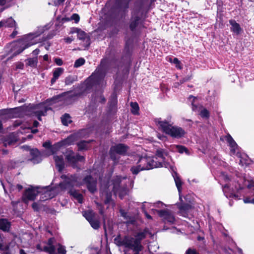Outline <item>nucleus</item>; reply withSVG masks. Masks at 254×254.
<instances>
[{
  "instance_id": "nucleus-25",
  "label": "nucleus",
  "mask_w": 254,
  "mask_h": 254,
  "mask_svg": "<svg viewBox=\"0 0 254 254\" xmlns=\"http://www.w3.org/2000/svg\"><path fill=\"white\" fill-rule=\"evenodd\" d=\"M64 69L62 67L56 68L53 71V77L51 79V83L54 84L59 78L60 76L64 72Z\"/></svg>"
},
{
  "instance_id": "nucleus-1",
  "label": "nucleus",
  "mask_w": 254,
  "mask_h": 254,
  "mask_svg": "<svg viewBox=\"0 0 254 254\" xmlns=\"http://www.w3.org/2000/svg\"><path fill=\"white\" fill-rule=\"evenodd\" d=\"M92 176H89L84 178L82 183L79 182L80 180L75 176H70V177L65 175L62 176L61 178L64 180L62 183L59 185L58 188L52 189L49 187H40L41 192L40 200L45 201L49 199L52 198L58 193L57 189L60 188L62 190H67L69 192L77 201L81 203L83 201L82 195L79 193L77 191L73 190L72 187L73 186H79L82 184H86L89 191L91 193H94L97 190L96 179L98 175H96V173L92 172Z\"/></svg>"
},
{
  "instance_id": "nucleus-12",
  "label": "nucleus",
  "mask_w": 254,
  "mask_h": 254,
  "mask_svg": "<svg viewBox=\"0 0 254 254\" xmlns=\"http://www.w3.org/2000/svg\"><path fill=\"white\" fill-rule=\"evenodd\" d=\"M195 97L193 96L189 97V100L191 102L192 109L193 111L197 112L201 118L204 119H208L209 117V111L204 107L202 106H196L194 104Z\"/></svg>"
},
{
  "instance_id": "nucleus-43",
  "label": "nucleus",
  "mask_w": 254,
  "mask_h": 254,
  "mask_svg": "<svg viewBox=\"0 0 254 254\" xmlns=\"http://www.w3.org/2000/svg\"><path fill=\"white\" fill-rule=\"evenodd\" d=\"M190 208V206L188 204H185L180 207L181 210L188 211Z\"/></svg>"
},
{
  "instance_id": "nucleus-31",
  "label": "nucleus",
  "mask_w": 254,
  "mask_h": 254,
  "mask_svg": "<svg viewBox=\"0 0 254 254\" xmlns=\"http://www.w3.org/2000/svg\"><path fill=\"white\" fill-rule=\"evenodd\" d=\"M130 106L131 108V113L134 115H137L139 111V107L137 103L136 102H131Z\"/></svg>"
},
{
  "instance_id": "nucleus-24",
  "label": "nucleus",
  "mask_w": 254,
  "mask_h": 254,
  "mask_svg": "<svg viewBox=\"0 0 254 254\" xmlns=\"http://www.w3.org/2000/svg\"><path fill=\"white\" fill-rule=\"evenodd\" d=\"M173 176L176 184V186L177 188V189L178 190L179 193V196H180V199H181V192L182 190V182L179 177L178 176V174L174 172V174H173Z\"/></svg>"
},
{
  "instance_id": "nucleus-64",
  "label": "nucleus",
  "mask_w": 254,
  "mask_h": 254,
  "mask_svg": "<svg viewBox=\"0 0 254 254\" xmlns=\"http://www.w3.org/2000/svg\"><path fill=\"white\" fill-rule=\"evenodd\" d=\"M251 203L254 204V198H252L251 200Z\"/></svg>"
},
{
  "instance_id": "nucleus-26",
  "label": "nucleus",
  "mask_w": 254,
  "mask_h": 254,
  "mask_svg": "<svg viewBox=\"0 0 254 254\" xmlns=\"http://www.w3.org/2000/svg\"><path fill=\"white\" fill-rule=\"evenodd\" d=\"M70 33H77V37L80 40H87V41L89 40V38L87 37L86 34L84 31L79 30L78 29H74L73 30H72Z\"/></svg>"
},
{
  "instance_id": "nucleus-13",
  "label": "nucleus",
  "mask_w": 254,
  "mask_h": 254,
  "mask_svg": "<svg viewBox=\"0 0 254 254\" xmlns=\"http://www.w3.org/2000/svg\"><path fill=\"white\" fill-rule=\"evenodd\" d=\"M154 210V208L152 209ZM159 216L162 218L165 223L173 224L175 219L174 214L168 209H165L163 210H156Z\"/></svg>"
},
{
  "instance_id": "nucleus-62",
  "label": "nucleus",
  "mask_w": 254,
  "mask_h": 254,
  "mask_svg": "<svg viewBox=\"0 0 254 254\" xmlns=\"http://www.w3.org/2000/svg\"><path fill=\"white\" fill-rule=\"evenodd\" d=\"M3 246L1 243H0V250H3Z\"/></svg>"
},
{
  "instance_id": "nucleus-44",
  "label": "nucleus",
  "mask_w": 254,
  "mask_h": 254,
  "mask_svg": "<svg viewBox=\"0 0 254 254\" xmlns=\"http://www.w3.org/2000/svg\"><path fill=\"white\" fill-rule=\"evenodd\" d=\"M55 62L58 65H61L63 64V61L60 58H56L55 59Z\"/></svg>"
},
{
  "instance_id": "nucleus-42",
  "label": "nucleus",
  "mask_w": 254,
  "mask_h": 254,
  "mask_svg": "<svg viewBox=\"0 0 254 254\" xmlns=\"http://www.w3.org/2000/svg\"><path fill=\"white\" fill-rule=\"evenodd\" d=\"M24 67V64L21 62H18L16 64V69H23Z\"/></svg>"
},
{
  "instance_id": "nucleus-63",
  "label": "nucleus",
  "mask_w": 254,
  "mask_h": 254,
  "mask_svg": "<svg viewBox=\"0 0 254 254\" xmlns=\"http://www.w3.org/2000/svg\"><path fill=\"white\" fill-rule=\"evenodd\" d=\"M2 151L3 154H6L7 153V150H2Z\"/></svg>"
},
{
  "instance_id": "nucleus-47",
  "label": "nucleus",
  "mask_w": 254,
  "mask_h": 254,
  "mask_svg": "<svg viewBox=\"0 0 254 254\" xmlns=\"http://www.w3.org/2000/svg\"><path fill=\"white\" fill-rule=\"evenodd\" d=\"M74 38L72 37H67L64 39V41L67 43H70L73 40Z\"/></svg>"
},
{
  "instance_id": "nucleus-53",
  "label": "nucleus",
  "mask_w": 254,
  "mask_h": 254,
  "mask_svg": "<svg viewBox=\"0 0 254 254\" xmlns=\"http://www.w3.org/2000/svg\"><path fill=\"white\" fill-rule=\"evenodd\" d=\"M18 32L16 30H14L10 35L11 38H14L15 36L17 34Z\"/></svg>"
},
{
  "instance_id": "nucleus-4",
  "label": "nucleus",
  "mask_w": 254,
  "mask_h": 254,
  "mask_svg": "<svg viewBox=\"0 0 254 254\" xmlns=\"http://www.w3.org/2000/svg\"><path fill=\"white\" fill-rule=\"evenodd\" d=\"M50 108L46 107L45 104L40 103L35 106H30L27 107H20L14 109V117H22L24 115L36 117L40 121L41 116H45Z\"/></svg>"
},
{
  "instance_id": "nucleus-15",
  "label": "nucleus",
  "mask_w": 254,
  "mask_h": 254,
  "mask_svg": "<svg viewBox=\"0 0 254 254\" xmlns=\"http://www.w3.org/2000/svg\"><path fill=\"white\" fill-rule=\"evenodd\" d=\"M185 133V131L182 127L172 125L167 134L173 138H180L184 136Z\"/></svg>"
},
{
  "instance_id": "nucleus-22",
  "label": "nucleus",
  "mask_w": 254,
  "mask_h": 254,
  "mask_svg": "<svg viewBox=\"0 0 254 254\" xmlns=\"http://www.w3.org/2000/svg\"><path fill=\"white\" fill-rule=\"evenodd\" d=\"M11 227V223L6 219H0V230L4 232H8Z\"/></svg>"
},
{
  "instance_id": "nucleus-55",
  "label": "nucleus",
  "mask_w": 254,
  "mask_h": 254,
  "mask_svg": "<svg viewBox=\"0 0 254 254\" xmlns=\"http://www.w3.org/2000/svg\"><path fill=\"white\" fill-rule=\"evenodd\" d=\"M251 198H246L244 199V202L245 203H251Z\"/></svg>"
},
{
  "instance_id": "nucleus-36",
  "label": "nucleus",
  "mask_w": 254,
  "mask_h": 254,
  "mask_svg": "<svg viewBox=\"0 0 254 254\" xmlns=\"http://www.w3.org/2000/svg\"><path fill=\"white\" fill-rule=\"evenodd\" d=\"M84 63L85 60L83 58H81L78 59L75 62L74 66L75 67H78L84 64Z\"/></svg>"
},
{
  "instance_id": "nucleus-8",
  "label": "nucleus",
  "mask_w": 254,
  "mask_h": 254,
  "mask_svg": "<svg viewBox=\"0 0 254 254\" xmlns=\"http://www.w3.org/2000/svg\"><path fill=\"white\" fill-rule=\"evenodd\" d=\"M154 122L158 128L167 134L172 125H173V122L172 121V117L170 116H168L165 119H155Z\"/></svg>"
},
{
  "instance_id": "nucleus-5",
  "label": "nucleus",
  "mask_w": 254,
  "mask_h": 254,
  "mask_svg": "<svg viewBox=\"0 0 254 254\" xmlns=\"http://www.w3.org/2000/svg\"><path fill=\"white\" fill-rule=\"evenodd\" d=\"M220 180L226 182V184L222 185L224 194L227 198H235L238 199L239 195L238 192L243 189V186L238 182H232L227 174L225 173H221L220 176Z\"/></svg>"
},
{
  "instance_id": "nucleus-32",
  "label": "nucleus",
  "mask_w": 254,
  "mask_h": 254,
  "mask_svg": "<svg viewBox=\"0 0 254 254\" xmlns=\"http://www.w3.org/2000/svg\"><path fill=\"white\" fill-rule=\"evenodd\" d=\"M139 18L137 16L132 18L130 24V29L133 30L138 23Z\"/></svg>"
},
{
  "instance_id": "nucleus-45",
  "label": "nucleus",
  "mask_w": 254,
  "mask_h": 254,
  "mask_svg": "<svg viewBox=\"0 0 254 254\" xmlns=\"http://www.w3.org/2000/svg\"><path fill=\"white\" fill-rule=\"evenodd\" d=\"M65 0H56L54 2V4L56 6L60 5L61 4L63 3Z\"/></svg>"
},
{
  "instance_id": "nucleus-51",
  "label": "nucleus",
  "mask_w": 254,
  "mask_h": 254,
  "mask_svg": "<svg viewBox=\"0 0 254 254\" xmlns=\"http://www.w3.org/2000/svg\"><path fill=\"white\" fill-rule=\"evenodd\" d=\"M172 62L175 64H179V63H180V61L177 58H174L173 59Z\"/></svg>"
},
{
  "instance_id": "nucleus-28",
  "label": "nucleus",
  "mask_w": 254,
  "mask_h": 254,
  "mask_svg": "<svg viewBox=\"0 0 254 254\" xmlns=\"http://www.w3.org/2000/svg\"><path fill=\"white\" fill-rule=\"evenodd\" d=\"M83 216L88 222L95 218V213L91 210L85 211Z\"/></svg>"
},
{
  "instance_id": "nucleus-7",
  "label": "nucleus",
  "mask_w": 254,
  "mask_h": 254,
  "mask_svg": "<svg viewBox=\"0 0 254 254\" xmlns=\"http://www.w3.org/2000/svg\"><path fill=\"white\" fill-rule=\"evenodd\" d=\"M79 136L78 133H74L66 139L55 144L53 146H51V143L49 141L44 142L43 145L44 147L49 149L50 153H48V155L58 154L59 152L62 151L65 146L73 143L77 139Z\"/></svg>"
},
{
  "instance_id": "nucleus-9",
  "label": "nucleus",
  "mask_w": 254,
  "mask_h": 254,
  "mask_svg": "<svg viewBox=\"0 0 254 254\" xmlns=\"http://www.w3.org/2000/svg\"><path fill=\"white\" fill-rule=\"evenodd\" d=\"M40 192H41L40 187H34L31 186L24 191L22 196V200L24 202L27 203L29 201L34 200Z\"/></svg>"
},
{
  "instance_id": "nucleus-60",
  "label": "nucleus",
  "mask_w": 254,
  "mask_h": 254,
  "mask_svg": "<svg viewBox=\"0 0 254 254\" xmlns=\"http://www.w3.org/2000/svg\"><path fill=\"white\" fill-rule=\"evenodd\" d=\"M4 22L2 21V20L0 21V28L4 26Z\"/></svg>"
},
{
  "instance_id": "nucleus-11",
  "label": "nucleus",
  "mask_w": 254,
  "mask_h": 254,
  "mask_svg": "<svg viewBox=\"0 0 254 254\" xmlns=\"http://www.w3.org/2000/svg\"><path fill=\"white\" fill-rule=\"evenodd\" d=\"M75 98V96L72 92H68L59 95L52 99L53 103L64 101L66 104L71 103Z\"/></svg>"
},
{
  "instance_id": "nucleus-34",
  "label": "nucleus",
  "mask_w": 254,
  "mask_h": 254,
  "mask_svg": "<svg viewBox=\"0 0 254 254\" xmlns=\"http://www.w3.org/2000/svg\"><path fill=\"white\" fill-rule=\"evenodd\" d=\"M120 213L121 215L127 219V223H132L134 222V219L132 218H129L127 213L123 209H120Z\"/></svg>"
},
{
  "instance_id": "nucleus-17",
  "label": "nucleus",
  "mask_w": 254,
  "mask_h": 254,
  "mask_svg": "<svg viewBox=\"0 0 254 254\" xmlns=\"http://www.w3.org/2000/svg\"><path fill=\"white\" fill-rule=\"evenodd\" d=\"M168 155L167 152L162 149H158L156 151V157H153L154 158V160L156 161L157 162H161L162 164L163 165V167H167L166 164L164 162V159L165 158V156H167Z\"/></svg>"
},
{
  "instance_id": "nucleus-41",
  "label": "nucleus",
  "mask_w": 254,
  "mask_h": 254,
  "mask_svg": "<svg viewBox=\"0 0 254 254\" xmlns=\"http://www.w3.org/2000/svg\"><path fill=\"white\" fill-rule=\"evenodd\" d=\"M186 254H199L196 250H195L194 249L189 248L186 251Z\"/></svg>"
},
{
  "instance_id": "nucleus-38",
  "label": "nucleus",
  "mask_w": 254,
  "mask_h": 254,
  "mask_svg": "<svg viewBox=\"0 0 254 254\" xmlns=\"http://www.w3.org/2000/svg\"><path fill=\"white\" fill-rule=\"evenodd\" d=\"M121 182V177H117V181H116L115 182L114 187H113V190L116 194L118 193V191L117 190V186L119 185V183Z\"/></svg>"
},
{
  "instance_id": "nucleus-16",
  "label": "nucleus",
  "mask_w": 254,
  "mask_h": 254,
  "mask_svg": "<svg viewBox=\"0 0 254 254\" xmlns=\"http://www.w3.org/2000/svg\"><path fill=\"white\" fill-rule=\"evenodd\" d=\"M66 158L68 162L73 167L78 161H83L84 160L83 156L75 154L72 151H68L66 153Z\"/></svg>"
},
{
  "instance_id": "nucleus-39",
  "label": "nucleus",
  "mask_w": 254,
  "mask_h": 254,
  "mask_svg": "<svg viewBox=\"0 0 254 254\" xmlns=\"http://www.w3.org/2000/svg\"><path fill=\"white\" fill-rule=\"evenodd\" d=\"M106 195V199L105 200V202L106 203H107L110 202L111 198V194L110 193H108L107 192H102V195L103 196L104 195Z\"/></svg>"
},
{
  "instance_id": "nucleus-46",
  "label": "nucleus",
  "mask_w": 254,
  "mask_h": 254,
  "mask_svg": "<svg viewBox=\"0 0 254 254\" xmlns=\"http://www.w3.org/2000/svg\"><path fill=\"white\" fill-rule=\"evenodd\" d=\"M158 138L162 141H165L167 139V137L163 134H158Z\"/></svg>"
},
{
  "instance_id": "nucleus-14",
  "label": "nucleus",
  "mask_w": 254,
  "mask_h": 254,
  "mask_svg": "<svg viewBox=\"0 0 254 254\" xmlns=\"http://www.w3.org/2000/svg\"><path fill=\"white\" fill-rule=\"evenodd\" d=\"M225 140L229 144V146L230 147V152L232 155H235L238 157H241V155L239 153V148L236 142L232 137L230 134H227L225 137Z\"/></svg>"
},
{
  "instance_id": "nucleus-23",
  "label": "nucleus",
  "mask_w": 254,
  "mask_h": 254,
  "mask_svg": "<svg viewBox=\"0 0 254 254\" xmlns=\"http://www.w3.org/2000/svg\"><path fill=\"white\" fill-rule=\"evenodd\" d=\"M170 149L173 152H179L180 153L185 152L187 155L190 154V152L188 149L182 145H172L170 146Z\"/></svg>"
},
{
  "instance_id": "nucleus-21",
  "label": "nucleus",
  "mask_w": 254,
  "mask_h": 254,
  "mask_svg": "<svg viewBox=\"0 0 254 254\" xmlns=\"http://www.w3.org/2000/svg\"><path fill=\"white\" fill-rule=\"evenodd\" d=\"M54 160L55 161L56 165L58 168L59 171L61 172L64 168V161L63 156L62 155H54Z\"/></svg>"
},
{
  "instance_id": "nucleus-2",
  "label": "nucleus",
  "mask_w": 254,
  "mask_h": 254,
  "mask_svg": "<svg viewBox=\"0 0 254 254\" xmlns=\"http://www.w3.org/2000/svg\"><path fill=\"white\" fill-rule=\"evenodd\" d=\"M45 29H47L46 27H39L38 31L36 32L25 35L18 41L11 43L10 50L8 51L6 55L8 56L7 60L12 59L25 49L40 42L38 37L45 32Z\"/></svg>"
},
{
  "instance_id": "nucleus-58",
  "label": "nucleus",
  "mask_w": 254,
  "mask_h": 254,
  "mask_svg": "<svg viewBox=\"0 0 254 254\" xmlns=\"http://www.w3.org/2000/svg\"><path fill=\"white\" fill-rule=\"evenodd\" d=\"M6 2V0H0V5H4Z\"/></svg>"
},
{
  "instance_id": "nucleus-37",
  "label": "nucleus",
  "mask_w": 254,
  "mask_h": 254,
  "mask_svg": "<svg viewBox=\"0 0 254 254\" xmlns=\"http://www.w3.org/2000/svg\"><path fill=\"white\" fill-rule=\"evenodd\" d=\"M79 19L80 17L79 15L76 13L73 14L70 18H66V21L74 20L75 23H78Z\"/></svg>"
},
{
  "instance_id": "nucleus-27",
  "label": "nucleus",
  "mask_w": 254,
  "mask_h": 254,
  "mask_svg": "<svg viewBox=\"0 0 254 254\" xmlns=\"http://www.w3.org/2000/svg\"><path fill=\"white\" fill-rule=\"evenodd\" d=\"M2 21L4 22V26H7L9 27H16V22L12 17H9L6 19L3 20Z\"/></svg>"
},
{
  "instance_id": "nucleus-6",
  "label": "nucleus",
  "mask_w": 254,
  "mask_h": 254,
  "mask_svg": "<svg viewBox=\"0 0 254 254\" xmlns=\"http://www.w3.org/2000/svg\"><path fill=\"white\" fill-rule=\"evenodd\" d=\"M152 157H142L139 158L136 166L132 167L130 171L134 175L137 174L140 171L144 170L152 169L154 168L162 167L163 165L161 162H157Z\"/></svg>"
},
{
  "instance_id": "nucleus-50",
  "label": "nucleus",
  "mask_w": 254,
  "mask_h": 254,
  "mask_svg": "<svg viewBox=\"0 0 254 254\" xmlns=\"http://www.w3.org/2000/svg\"><path fill=\"white\" fill-rule=\"evenodd\" d=\"M26 128H27L29 130H31V132L33 133H35L38 131V130L37 129H31L30 125H28V127H26Z\"/></svg>"
},
{
  "instance_id": "nucleus-52",
  "label": "nucleus",
  "mask_w": 254,
  "mask_h": 254,
  "mask_svg": "<svg viewBox=\"0 0 254 254\" xmlns=\"http://www.w3.org/2000/svg\"><path fill=\"white\" fill-rule=\"evenodd\" d=\"M127 192V190H124V193L120 192L119 193V196L120 197V198H122L123 197V196H124V194H126Z\"/></svg>"
},
{
  "instance_id": "nucleus-40",
  "label": "nucleus",
  "mask_w": 254,
  "mask_h": 254,
  "mask_svg": "<svg viewBox=\"0 0 254 254\" xmlns=\"http://www.w3.org/2000/svg\"><path fill=\"white\" fill-rule=\"evenodd\" d=\"M247 187L248 189H251L252 190L251 193L253 195H254V182H249V184L247 185Z\"/></svg>"
},
{
  "instance_id": "nucleus-54",
  "label": "nucleus",
  "mask_w": 254,
  "mask_h": 254,
  "mask_svg": "<svg viewBox=\"0 0 254 254\" xmlns=\"http://www.w3.org/2000/svg\"><path fill=\"white\" fill-rule=\"evenodd\" d=\"M39 52H40V50L38 49H36L33 51V54L34 55L36 56L39 54Z\"/></svg>"
},
{
  "instance_id": "nucleus-20",
  "label": "nucleus",
  "mask_w": 254,
  "mask_h": 254,
  "mask_svg": "<svg viewBox=\"0 0 254 254\" xmlns=\"http://www.w3.org/2000/svg\"><path fill=\"white\" fill-rule=\"evenodd\" d=\"M30 154L32 157L31 161L34 164H37L42 161V156L37 149H34L30 151Z\"/></svg>"
},
{
  "instance_id": "nucleus-49",
  "label": "nucleus",
  "mask_w": 254,
  "mask_h": 254,
  "mask_svg": "<svg viewBox=\"0 0 254 254\" xmlns=\"http://www.w3.org/2000/svg\"><path fill=\"white\" fill-rule=\"evenodd\" d=\"M117 103V98L116 97L114 96L113 98V99L111 102V105L113 106H115L116 104Z\"/></svg>"
},
{
  "instance_id": "nucleus-35",
  "label": "nucleus",
  "mask_w": 254,
  "mask_h": 254,
  "mask_svg": "<svg viewBox=\"0 0 254 254\" xmlns=\"http://www.w3.org/2000/svg\"><path fill=\"white\" fill-rule=\"evenodd\" d=\"M91 226L94 229H97L100 226L99 221L95 218L89 222Z\"/></svg>"
},
{
  "instance_id": "nucleus-3",
  "label": "nucleus",
  "mask_w": 254,
  "mask_h": 254,
  "mask_svg": "<svg viewBox=\"0 0 254 254\" xmlns=\"http://www.w3.org/2000/svg\"><path fill=\"white\" fill-rule=\"evenodd\" d=\"M147 231L146 230L139 231L135 233L133 236H127L123 239L119 237L114 239L115 243L118 246H123L126 248L132 250L134 254H138L142 249L141 241L145 238Z\"/></svg>"
},
{
  "instance_id": "nucleus-61",
  "label": "nucleus",
  "mask_w": 254,
  "mask_h": 254,
  "mask_svg": "<svg viewBox=\"0 0 254 254\" xmlns=\"http://www.w3.org/2000/svg\"><path fill=\"white\" fill-rule=\"evenodd\" d=\"M176 66L177 68H178L179 69H181L182 68V67L180 65V63H179V64H176Z\"/></svg>"
},
{
  "instance_id": "nucleus-57",
  "label": "nucleus",
  "mask_w": 254,
  "mask_h": 254,
  "mask_svg": "<svg viewBox=\"0 0 254 254\" xmlns=\"http://www.w3.org/2000/svg\"><path fill=\"white\" fill-rule=\"evenodd\" d=\"M16 187L19 190H20L23 188L22 186L20 185H17Z\"/></svg>"
},
{
  "instance_id": "nucleus-29",
  "label": "nucleus",
  "mask_w": 254,
  "mask_h": 254,
  "mask_svg": "<svg viewBox=\"0 0 254 254\" xmlns=\"http://www.w3.org/2000/svg\"><path fill=\"white\" fill-rule=\"evenodd\" d=\"M78 149L80 150L87 149L90 147V142L86 141H82L78 144Z\"/></svg>"
},
{
  "instance_id": "nucleus-33",
  "label": "nucleus",
  "mask_w": 254,
  "mask_h": 254,
  "mask_svg": "<svg viewBox=\"0 0 254 254\" xmlns=\"http://www.w3.org/2000/svg\"><path fill=\"white\" fill-rule=\"evenodd\" d=\"M62 122L64 125L67 126L71 122L70 116L65 114L62 117Z\"/></svg>"
},
{
  "instance_id": "nucleus-59",
  "label": "nucleus",
  "mask_w": 254,
  "mask_h": 254,
  "mask_svg": "<svg viewBox=\"0 0 254 254\" xmlns=\"http://www.w3.org/2000/svg\"><path fill=\"white\" fill-rule=\"evenodd\" d=\"M38 125H39V123L37 121H35L33 122V126L34 127H37L38 126Z\"/></svg>"
},
{
  "instance_id": "nucleus-10",
  "label": "nucleus",
  "mask_w": 254,
  "mask_h": 254,
  "mask_svg": "<svg viewBox=\"0 0 254 254\" xmlns=\"http://www.w3.org/2000/svg\"><path fill=\"white\" fill-rule=\"evenodd\" d=\"M127 150V147L123 144H119L112 147L110 149V155L111 158L115 163L119 161L117 160L116 153L120 155H125Z\"/></svg>"
},
{
  "instance_id": "nucleus-56",
  "label": "nucleus",
  "mask_w": 254,
  "mask_h": 254,
  "mask_svg": "<svg viewBox=\"0 0 254 254\" xmlns=\"http://www.w3.org/2000/svg\"><path fill=\"white\" fill-rule=\"evenodd\" d=\"M43 59L44 60L46 61H48L49 60V56L48 55H45L44 56H43Z\"/></svg>"
},
{
  "instance_id": "nucleus-19",
  "label": "nucleus",
  "mask_w": 254,
  "mask_h": 254,
  "mask_svg": "<svg viewBox=\"0 0 254 254\" xmlns=\"http://www.w3.org/2000/svg\"><path fill=\"white\" fill-rule=\"evenodd\" d=\"M164 205V204L162 202H160V201H158V202H157L155 203H153V204H151V203H147V202H144L142 206V209H145L147 208L150 207L151 206H153L155 207H163V206ZM144 214H145L146 217L147 219H151V216L150 215H149L145 210H144Z\"/></svg>"
},
{
  "instance_id": "nucleus-48",
  "label": "nucleus",
  "mask_w": 254,
  "mask_h": 254,
  "mask_svg": "<svg viewBox=\"0 0 254 254\" xmlns=\"http://www.w3.org/2000/svg\"><path fill=\"white\" fill-rule=\"evenodd\" d=\"M32 207L34 210L37 211L38 210V208H39L38 204L36 202H34L32 204Z\"/></svg>"
},
{
  "instance_id": "nucleus-30",
  "label": "nucleus",
  "mask_w": 254,
  "mask_h": 254,
  "mask_svg": "<svg viewBox=\"0 0 254 254\" xmlns=\"http://www.w3.org/2000/svg\"><path fill=\"white\" fill-rule=\"evenodd\" d=\"M27 64L28 66L32 67H36L38 63L37 58H29L27 60Z\"/></svg>"
},
{
  "instance_id": "nucleus-18",
  "label": "nucleus",
  "mask_w": 254,
  "mask_h": 254,
  "mask_svg": "<svg viewBox=\"0 0 254 254\" xmlns=\"http://www.w3.org/2000/svg\"><path fill=\"white\" fill-rule=\"evenodd\" d=\"M231 25L230 30L231 32L236 35H239L243 31L240 25L237 23L235 20L230 19L229 21Z\"/></svg>"
}]
</instances>
